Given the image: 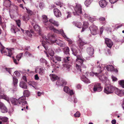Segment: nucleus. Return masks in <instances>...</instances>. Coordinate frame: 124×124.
<instances>
[{
    "label": "nucleus",
    "mask_w": 124,
    "mask_h": 124,
    "mask_svg": "<svg viewBox=\"0 0 124 124\" xmlns=\"http://www.w3.org/2000/svg\"><path fill=\"white\" fill-rule=\"evenodd\" d=\"M41 37L43 40L42 41V45L43 46L46 50L48 49L47 44H51L56 43L59 46L63 47L65 46V44L63 41L59 39H56V35L52 32L49 33L47 35L48 39L46 36L44 35H41Z\"/></svg>",
    "instance_id": "obj_1"
},
{
    "label": "nucleus",
    "mask_w": 124,
    "mask_h": 124,
    "mask_svg": "<svg viewBox=\"0 0 124 124\" xmlns=\"http://www.w3.org/2000/svg\"><path fill=\"white\" fill-rule=\"evenodd\" d=\"M72 54L77 57L76 61V70L78 73L80 74L82 72L81 68H86V66L83 64V62L85 61V59H83L79 55V52L76 50H72Z\"/></svg>",
    "instance_id": "obj_2"
},
{
    "label": "nucleus",
    "mask_w": 124,
    "mask_h": 124,
    "mask_svg": "<svg viewBox=\"0 0 124 124\" xmlns=\"http://www.w3.org/2000/svg\"><path fill=\"white\" fill-rule=\"evenodd\" d=\"M26 98L25 96H22L19 98L18 100L13 98L10 99L11 103L14 105H19V104L23 106L25 105L27 109H28V104L25 101Z\"/></svg>",
    "instance_id": "obj_3"
},
{
    "label": "nucleus",
    "mask_w": 124,
    "mask_h": 124,
    "mask_svg": "<svg viewBox=\"0 0 124 124\" xmlns=\"http://www.w3.org/2000/svg\"><path fill=\"white\" fill-rule=\"evenodd\" d=\"M54 58L55 60L58 61V62H55L54 60H53V61L54 63H55L54 65H58V66H55L56 68H59L63 69V68H66L67 70L68 71H70V69L71 67V65L69 64H67L66 63L61 64H59L58 63V62L61 61V58L60 57L58 56L57 55H56L54 56Z\"/></svg>",
    "instance_id": "obj_4"
},
{
    "label": "nucleus",
    "mask_w": 124,
    "mask_h": 124,
    "mask_svg": "<svg viewBox=\"0 0 124 124\" xmlns=\"http://www.w3.org/2000/svg\"><path fill=\"white\" fill-rule=\"evenodd\" d=\"M71 9H73L75 11V12H73L74 15L78 16L79 18H81V15H84V13H82V6L80 4L76 3L75 7L72 6H70Z\"/></svg>",
    "instance_id": "obj_5"
},
{
    "label": "nucleus",
    "mask_w": 124,
    "mask_h": 124,
    "mask_svg": "<svg viewBox=\"0 0 124 124\" xmlns=\"http://www.w3.org/2000/svg\"><path fill=\"white\" fill-rule=\"evenodd\" d=\"M42 20L46 28H48L50 30L53 31L54 32H58V30L54 28L53 26L48 21L47 16L45 15L42 16Z\"/></svg>",
    "instance_id": "obj_6"
},
{
    "label": "nucleus",
    "mask_w": 124,
    "mask_h": 124,
    "mask_svg": "<svg viewBox=\"0 0 124 124\" xmlns=\"http://www.w3.org/2000/svg\"><path fill=\"white\" fill-rule=\"evenodd\" d=\"M116 87L111 85L106 86L104 90V92L107 94H111L113 93Z\"/></svg>",
    "instance_id": "obj_7"
},
{
    "label": "nucleus",
    "mask_w": 124,
    "mask_h": 124,
    "mask_svg": "<svg viewBox=\"0 0 124 124\" xmlns=\"http://www.w3.org/2000/svg\"><path fill=\"white\" fill-rule=\"evenodd\" d=\"M58 32H56L55 33L60 34L64 38V39L67 41L69 45H71L73 43L72 40L70 39L65 34L64 32L63 31L62 29H60L59 30H58Z\"/></svg>",
    "instance_id": "obj_8"
},
{
    "label": "nucleus",
    "mask_w": 124,
    "mask_h": 124,
    "mask_svg": "<svg viewBox=\"0 0 124 124\" xmlns=\"http://www.w3.org/2000/svg\"><path fill=\"white\" fill-rule=\"evenodd\" d=\"M99 78L100 80L105 85L110 83V81L103 75L99 76Z\"/></svg>",
    "instance_id": "obj_9"
},
{
    "label": "nucleus",
    "mask_w": 124,
    "mask_h": 124,
    "mask_svg": "<svg viewBox=\"0 0 124 124\" xmlns=\"http://www.w3.org/2000/svg\"><path fill=\"white\" fill-rule=\"evenodd\" d=\"M89 29L91 31V33L93 35L97 34L98 33V29L97 26L94 25H93L90 27Z\"/></svg>",
    "instance_id": "obj_10"
},
{
    "label": "nucleus",
    "mask_w": 124,
    "mask_h": 124,
    "mask_svg": "<svg viewBox=\"0 0 124 124\" xmlns=\"http://www.w3.org/2000/svg\"><path fill=\"white\" fill-rule=\"evenodd\" d=\"M102 87L101 85V84L97 83L94 84L93 90L94 92H100L102 90Z\"/></svg>",
    "instance_id": "obj_11"
},
{
    "label": "nucleus",
    "mask_w": 124,
    "mask_h": 124,
    "mask_svg": "<svg viewBox=\"0 0 124 124\" xmlns=\"http://www.w3.org/2000/svg\"><path fill=\"white\" fill-rule=\"evenodd\" d=\"M57 79L58 80L56 82V84L57 85L64 86L66 85L67 83L65 80L59 78Z\"/></svg>",
    "instance_id": "obj_12"
},
{
    "label": "nucleus",
    "mask_w": 124,
    "mask_h": 124,
    "mask_svg": "<svg viewBox=\"0 0 124 124\" xmlns=\"http://www.w3.org/2000/svg\"><path fill=\"white\" fill-rule=\"evenodd\" d=\"M44 68L43 67H38L35 69V72L36 73H38L40 75H42L44 73Z\"/></svg>",
    "instance_id": "obj_13"
},
{
    "label": "nucleus",
    "mask_w": 124,
    "mask_h": 124,
    "mask_svg": "<svg viewBox=\"0 0 124 124\" xmlns=\"http://www.w3.org/2000/svg\"><path fill=\"white\" fill-rule=\"evenodd\" d=\"M87 43V42L84 41L82 38H79L78 40V44L80 48H81L83 46Z\"/></svg>",
    "instance_id": "obj_14"
},
{
    "label": "nucleus",
    "mask_w": 124,
    "mask_h": 124,
    "mask_svg": "<svg viewBox=\"0 0 124 124\" xmlns=\"http://www.w3.org/2000/svg\"><path fill=\"white\" fill-rule=\"evenodd\" d=\"M0 109L2 113H6L8 112V109L7 108L4 104L1 102H0Z\"/></svg>",
    "instance_id": "obj_15"
},
{
    "label": "nucleus",
    "mask_w": 124,
    "mask_h": 124,
    "mask_svg": "<svg viewBox=\"0 0 124 124\" xmlns=\"http://www.w3.org/2000/svg\"><path fill=\"white\" fill-rule=\"evenodd\" d=\"M94 51V48L92 46L88 47L86 49V51L87 53L90 56H92L93 55Z\"/></svg>",
    "instance_id": "obj_16"
},
{
    "label": "nucleus",
    "mask_w": 124,
    "mask_h": 124,
    "mask_svg": "<svg viewBox=\"0 0 124 124\" xmlns=\"http://www.w3.org/2000/svg\"><path fill=\"white\" fill-rule=\"evenodd\" d=\"M114 91L115 93L119 96L121 97L124 95V92L123 91L119 90L116 87Z\"/></svg>",
    "instance_id": "obj_17"
},
{
    "label": "nucleus",
    "mask_w": 124,
    "mask_h": 124,
    "mask_svg": "<svg viewBox=\"0 0 124 124\" xmlns=\"http://www.w3.org/2000/svg\"><path fill=\"white\" fill-rule=\"evenodd\" d=\"M105 41L107 46L110 48H111L113 44L111 40L108 38H106L105 39Z\"/></svg>",
    "instance_id": "obj_18"
},
{
    "label": "nucleus",
    "mask_w": 124,
    "mask_h": 124,
    "mask_svg": "<svg viewBox=\"0 0 124 124\" xmlns=\"http://www.w3.org/2000/svg\"><path fill=\"white\" fill-rule=\"evenodd\" d=\"M64 91L69 95H73V92L72 90H70L69 87L67 86H65L63 89Z\"/></svg>",
    "instance_id": "obj_19"
},
{
    "label": "nucleus",
    "mask_w": 124,
    "mask_h": 124,
    "mask_svg": "<svg viewBox=\"0 0 124 124\" xmlns=\"http://www.w3.org/2000/svg\"><path fill=\"white\" fill-rule=\"evenodd\" d=\"M54 12L55 16L57 17H60L61 16V13L60 11L57 8L54 9Z\"/></svg>",
    "instance_id": "obj_20"
},
{
    "label": "nucleus",
    "mask_w": 124,
    "mask_h": 124,
    "mask_svg": "<svg viewBox=\"0 0 124 124\" xmlns=\"http://www.w3.org/2000/svg\"><path fill=\"white\" fill-rule=\"evenodd\" d=\"M99 3L101 7L104 8L107 5L108 3L106 0H101L99 1Z\"/></svg>",
    "instance_id": "obj_21"
},
{
    "label": "nucleus",
    "mask_w": 124,
    "mask_h": 124,
    "mask_svg": "<svg viewBox=\"0 0 124 124\" xmlns=\"http://www.w3.org/2000/svg\"><path fill=\"white\" fill-rule=\"evenodd\" d=\"M80 79L82 81L86 83H89L90 81L89 79L87 78L84 75H82Z\"/></svg>",
    "instance_id": "obj_22"
},
{
    "label": "nucleus",
    "mask_w": 124,
    "mask_h": 124,
    "mask_svg": "<svg viewBox=\"0 0 124 124\" xmlns=\"http://www.w3.org/2000/svg\"><path fill=\"white\" fill-rule=\"evenodd\" d=\"M11 5V2L9 0H4L3 5L6 7H10Z\"/></svg>",
    "instance_id": "obj_23"
},
{
    "label": "nucleus",
    "mask_w": 124,
    "mask_h": 124,
    "mask_svg": "<svg viewBox=\"0 0 124 124\" xmlns=\"http://www.w3.org/2000/svg\"><path fill=\"white\" fill-rule=\"evenodd\" d=\"M49 21L50 23L53 24L55 26L57 27L59 25V23L55 21L52 18L50 19L49 20Z\"/></svg>",
    "instance_id": "obj_24"
},
{
    "label": "nucleus",
    "mask_w": 124,
    "mask_h": 124,
    "mask_svg": "<svg viewBox=\"0 0 124 124\" xmlns=\"http://www.w3.org/2000/svg\"><path fill=\"white\" fill-rule=\"evenodd\" d=\"M19 86L25 89L27 88V87L26 84L23 81L20 82Z\"/></svg>",
    "instance_id": "obj_25"
},
{
    "label": "nucleus",
    "mask_w": 124,
    "mask_h": 124,
    "mask_svg": "<svg viewBox=\"0 0 124 124\" xmlns=\"http://www.w3.org/2000/svg\"><path fill=\"white\" fill-rule=\"evenodd\" d=\"M95 68L97 70V71L99 73H101L102 71L101 70V67L100 66V62L98 61L97 62V63L95 66Z\"/></svg>",
    "instance_id": "obj_26"
},
{
    "label": "nucleus",
    "mask_w": 124,
    "mask_h": 124,
    "mask_svg": "<svg viewBox=\"0 0 124 124\" xmlns=\"http://www.w3.org/2000/svg\"><path fill=\"white\" fill-rule=\"evenodd\" d=\"M89 25V23L88 22H84L81 31V32H82L84 31L87 28Z\"/></svg>",
    "instance_id": "obj_27"
},
{
    "label": "nucleus",
    "mask_w": 124,
    "mask_h": 124,
    "mask_svg": "<svg viewBox=\"0 0 124 124\" xmlns=\"http://www.w3.org/2000/svg\"><path fill=\"white\" fill-rule=\"evenodd\" d=\"M51 79L53 81L58 79V77L56 75L53 74H50V75Z\"/></svg>",
    "instance_id": "obj_28"
},
{
    "label": "nucleus",
    "mask_w": 124,
    "mask_h": 124,
    "mask_svg": "<svg viewBox=\"0 0 124 124\" xmlns=\"http://www.w3.org/2000/svg\"><path fill=\"white\" fill-rule=\"evenodd\" d=\"M0 50L1 53L3 54V53H6L7 52L6 50L5 47L3 46L0 42Z\"/></svg>",
    "instance_id": "obj_29"
},
{
    "label": "nucleus",
    "mask_w": 124,
    "mask_h": 124,
    "mask_svg": "<svg viewBox=\"0 0 124 124\" xmlns=\"http://www.w3.org/2000/svg\"><path fill=\"white\" fill-rule=\"evenodd\" d=\"M33 28L35 30L37 31L39 34L41 31V28L39 27L37 24H35L33 26Z\"/></svg>",
    "instance_id": "obj_30"
},
{
    "label": "nucleus",
    "mask_w": 124,
    "mask_h": 124,
    "mask_svg": "<svg viewBox=\"0 0 124 124\" xmlns=\"http://www.w3.org/2000/svg\"><path fill=\"white\" fill-rule=\"evenodd\" d=\"M106 68V70L108 71H113L114 70V67L112 65H107L105 68Z\"/></svg>",
    "instance_id": "obj_31"
},
{
    "label": "nucleus",
    "mask_w": 124,
    "mask_h": 124,
    "mask_svg": "<svg viewBox=\"0 0 124 124\" xmlns=\"http://www.w3.org/2000/svg\"><path fill=\"white\" fill-rule=\"evenodd\" d=\"M6 49L7 50V51L8 52V54L7 55L10 57H11L12 54V52L11 49H14L13 48H11V49H9L8 48H7Z\"/></svg>",
    "instance_id": "obj_32"
},
{
    "label": "nucleus",
    "mask_w": 124,
    "mask_h": 124,
    "mask_svg": "<svg viewBox=\"0 0 124 124\" xmlns=\"http://www.w3.org/2000/svg\"><path fill=\"white\" fill-rule=\"evenodd\" d=\"M28 84L29 85L32 86L35 89L36 88V82L33 81H30L28 83Z\"/></svg>",
    "instance_id": "obj_33"
},
{
    "label": "nucleus",
    "mask_w": 124,
    "mask_h": 124,
    "mask_svg": "<svg viewBox=\"0 0 124 124\" xmlns=\"http://www.w3.org/2000/svg\"><path fill=\"white\" fill-rule=\"evenodd\" d=\"M0 119L1 120L3 123H7L8 120V118L6 117H2L0 116Z\"/></svg>",
    "instance_id": "obj_34"
},
{
    "label": "nucleus",
    "mask_w": 124,
    "mask_h": 124,
    "mask_svg": "<svg viewBox=\"0 0 124 124\" xmlns=\"http://www.w3.org/2000/svg\"><path fill=\"white\" fill-rule=\"evenodd\" d=\"M93 0H86L84 2L85 5L86 6H89L93 1Z\"/></svg>",
    "instance_id": "obj_35"
},
{
    "label": "nucleus",
    "mask_w": 124,
    "mask_h": 124,
    "mask_svg": "<svg viewBox=\"0 0 124 124\" xmlns=\"http://www.w3.org/2000/svg\"><path fill=\"white\" fill-rule=\"evenodd\" d=\"M11 30L12 32L15 33L16 32L20 31V30L19 29L15 27L12 28Z\"/></svg>",
    "instance_id": "obj_36"
},
{
    "label": "nucleus",
    "mask_w": 124,
    "mask_h": 124,
    "mask_svg": "<svg viewBox=\"0 0 124 124\" xmlns=\"http://www.w3.org/2000/svg\"><path fill=\"white\" fill-rule=\"evenodd\" d=\"M64 52L66 54H69V48L68 47H66L64 48Z\"/></svg>",
    "instance_id": "obj_37"
},
{
    "label": "nucleus",
    "mask_w": 124,
    "mask_h": 124,
    "mask_svg": "<svg viewBox=\"0 0 124 124\" xmlns=\"http://www.w3.org/2000/svg\"><path fill=\"white\" fill-rule=\"evenodd\" d=\"M30 18V16H29V15H27L23 16L22 17V19L23 20L26 21L29 20Z\"/></svg>",
    "instance_id": "obj_38"
},
{
    "label": "nucleus",
    "mask_w": 124,
    "mask_h": 124,
    "mask_svg": "<svg viewBox=\"0 0 124 124\" xmlns=\"http://www.w3.org/2000/svg\"><path fill=\"white\" fill-rule=\"evenodd\" d=\"M100 73H94L93 72H91L89 73V75L90 76H93L94 75L98 77L101 75Z\"/></svg>",
    "instance_id": "obj_39"
},
{
    "label": "nucleus",
    "mask_w": 124,
    "mask_h": 124,
    "mask_svg": "<svg viewBox=\"0 0 124 124\" xmlns=\"http://www.w3.org/2000/svg\"><path fill=\"white\" fill-rule=\"evenodd\" d=\"M13 84L15 87H16L17 85L18 80L16 78L13 77Z\"/></svg>",
    "instance_id": "obj_40"
},
{
    "label": "nucleus",
    "mask_w": 124,
    "mask_h": 124,
    "mask_svg": "<svg viewBox=\"0 0 124 124\" xmlns=\"http://www.w3.org/2000/svg\"><path fill=\"white\" fill-rule=\"evenodd\" d=\"M0 98L7 100L8 99V97L5 94L3 93L2 94H0Z\"/></svg>",
    "instance_id": "obj_41"
},
{
    "label": "nucleus",
    "mask_w": 124,
    "mask_h": 124,
    "mask_svg": "<svg viewBox=\"0 0 124 124\" xmlns=\"http://www.w3.org/2000/svg\"><path fill=\"white\" fill-rule=\"evenodd\" d=\"M39 61L41 63H44L46 65H47L48 63V62L46 61L45 59L43 58H41Z\"/></svg>",
    "instance_id": "obj_42"
},
{
    "label": "nucleus",
    "mask_w": 124,
    "mask_h": 124,
    "mask_svg": "<svg viewBox=\"0 0 124 124\" xmlns=\"http://www.w3.org/2000/svg\"><path fill=\"white\" fill-rule=\"evenodd\" d=\"M70 57H69L68 56H66L65 57L63 58V61L65 63L67 62L69 63V62L70 61Z\"/></svg>",
    "instance_id": "obj_43"
},
{
    "label": "nucleus",
    "mask_w": 124,
    "mask_h": 124,
    "mask_svg": "<svg viewBox=\"0 0 124 124\" xmlns=\"http://www.w3.org/2000/svg\"><path fill=\"white\" fill-rule=\"evenodd\" d=\"M23 93L25 97V96L27 97H28L30 94V93L29 91L27 90H24L23 92Z\"/></svg>",
    "instance_id": "obj_44"
},
{
    "label": "nucleus",
    "mask_w": 124,
    "mask_h": 124,
    "mask_svg": "<svg viewBox=\"0 0 124 124\" xmlns=\"http://www.w3.org/2000/svg\"><path fill=\"white\" fill-rule=\"evenodd\" d=\"M23 54V53H21L18 55H17L16 56V58L17 60L19 61L21 58Z\"/></svg>",
    "instance_id": "obj_45"
},
{
    "label": "nucleus",
    "mask_w": 124,
    "mask_h": 124,
    "mask_svg": "<svg viewBox=\"0 0 124 124\" xmlns=\"http://www.w3.org/2000/svg\"><path fill=\"white\" fill-rule=\"evenodd\" d=\"M119 84L123 88H124V80H122L118 81Z\"/></svg>",
    "instance_id": "obj_46"
},
{
    "label": "nucleus",
    "mask_w": 124,
    "mask_h": 124,
    "mask_svg": "<svg viewBox=\"0 0 124 124\" xmlns=\"http://www.w3.org/2000/svg\"><path fill=\"white\" fill-rule=\"evenodd\" d=\"M75 25L78 28H81L82 27V24L78 22L76 23Z\"/></svg>",
    "instance_id": "obj_47"
},
{
    "label": "nucleus",
    "mask_w": 124,
    "mask_h": 124,
    "mask_svg": "<svg viewBox=\"0 0 124 124\" xmlns=\"http://www.w3.org/2000/svg\"><path fill=\"white\" fill-rule=\"evenodd\" d=\"M39 7L40 8L42 9L45 7L44 4L42 2H41L39 4Z\"/></svg>",
    "instance_id": "obj_48"
},
{
    "label": "nucleus",
    "mask_w": 124,
    "mask_h": 124,
    "mask_svg": "<svg viewBox=\"0 0 124 124\" xmlns=\"http://www.w3.org/2000/svg\"><path fill=\"white\" fill-rule=\"evenodd\" d=\"M16 24L19 27H20L21 25V21L20 20H15Z\"/></svg>",
    "instance_id": "obj_49"
},
{
    "label": "nucleus",
    "mask_w": 124,
    "mask_h": 124,
    "mask_svg": "<svg viewBox=\"0 0 124 124\" xmlns=\"http://www.w3.org/2000/svg\"><path fill=\"white\" fill-rule=\"evenodd\" d=\"M48 52L49 54L51 56H52L54 54V52L51 50L50 49H49L48 50Z\"/></svg>",
    "instance_id": "obj_50"
},
{
    "label": "nucleus",
    "mask_w": 124,
    "mask_h": 124,
    "mask_svg": "<svg viewBox=\"0 0 124 124\" xmlns=\"http://www.w3.org/2000/svg\"><path fill=\"white\" fill-rule=\"evenodd\" d=\"M72 95H70L68 99V100L72 102L73 101V99L74 97L73 96H72Z\"/></svg>",
    "instance_id": "obj_51"
},
{
    "label": "nucleus",
    "mask_w": 124,
    "mask_h": 124,
    "mask_svg": "<svg viewBox=\"0 0 124 124\" xmlns=\"http://www.w3.org/2000/svg\"><path fill=\"white\" fill-rule=\"evenodd\" d=\"M88 19L90 22H93L96 19L93 17L90 16V17H89Z\"/></svg>",
    "instance_id": "obj_52"
},
{
    "label": "nucleus",
    "mask_w": 124,
    "mask_h": 124,
    "mask_svg": "<svg viewBox=\"0 0 124 124\" xmlns=\"http://www.w3.org/2000/svg\"><path fill=\"white\" fill-rule=\"evenodd\" d=\"M13 69V68H5V69L6 71L8 72H9L10 74H11V72L12 71L11 70Z\"/></svg>",
    "instance_id": "obj_53"
},
{
    "label": "nucleus",
    "mask_w": 124,
    "mask_h": 124,
    "mask_svg": "<svg viewBox=\"0 0 124 124\" xmlns=\"http://www.w3.org/2000/svg\"><path fill=\"white\" fill-rule=\"evenodd\" d=\"M74 116L75 117H79L80 116V113L79 112L77 111L74 114Z\"/></svg>",
    "instance_id": "obj_54"
},
{
    "label": "nucleus",
    "mask_w": 124,
    "mask_h": 124,
    "mask_svg": "<svg viewBox=\"0 0 124 124\" xmlns=\"http://www.w3.org/2000/svg\"><path fill=\"white\" fill-rule=\"evenodd\" d=\"M25 33L28 35L30 37H31L32 36V34L30 32L28 31H25Z\"/></svg>",
    "instance_id": "obj_55"
},
{
    "label": "nucleus",
    "mask_w": 124,
    "mask_h": 124,
    "mask_svg": "<svg viewBox=\"0 0 124 124\" xmlns=\"http://www.w3.org/2000/svg\"><path fill=\"white\" fill-rule=\"evenodd\" d=\"M56 4V5L59 6L60 7H61L62 5V3L60 1H57L55 3Z\"/></svg>",
    "instance_id": "obj_56"
},
{
    "label": "nucleus",
    "mask_w": 124,
    "mask_h": 124,
    "mask_svg": "<svg viewBox=\"0 0 124 124\" xmlns=\"http://www.w3.org/2000/svg\"><path fill=\"white\" fill-rule=\"evenodd\" d=\"M25 55L26 56H32V54L30 53L28 51H26L25 53Z\"/></svg>",
    "instance_id": "obj_57"
},
{
    "label": "nucleus",
    "mask_w": 124,
    "mask_h": 124,
    "mask_svg": "<svg viewBox=\"0 0 124 124\" xmlns=\"http://www.w3.org/2000/svg\"><path fill=\"white\" fill-rule=\"evenodd\" d=\"M14 73L17 77H19L20 75V73L18 71H16L14 72Z\"/></svg>",
    "instance_id": "obj_58"
},
{
    "label": "nucleus",
    "mask_w": 124,
    "mask_h": 124,
    "mask_svg": "<svg viewBox=\"0 0 124 124\" xmlns=\"http://www.w3.org/2000/svg\"><path fill=\"white\" fill-rule=\"evenodd\" d=\"M66 14L67 15L66 18H68L71 16V12H67L66 13Z\"/></svg>",
    "instance_id": "obj_59"
},
{
    "label": "nucleus",
    "mask_w": 124,
    "mask_h": 124,
    "mask_svg": "<svg viewBox=\"0 0 124 124\" xmlns=\"http://www.w3.org/2000/svg\"><path fill=\"white\" fill-rule=\"evenodd\" d=\"M84 16L86 18L88 19L89 18V17H90L89 15L86 13H85L84 14Z\"/></svg>",
    "instance_id": "obj_60"
},
{
    "label": "nucleus",
    "mask_w": 124,
    "mask_h": 124,
    "mask_svg": "<svg viewBox=\"0 0 124 124\" xmlns=\"http://www.w3.org/2000/svg\"><path fill=\"white\" fill-rule=\"evenodd\" d=\"M105 18L103 17H100L99 18V20L100 21H105Z\"/></svg>",
    "instance_id": "obj_61"
},
{
    "label": "nucleus",
    "mask_w": 124,
    "mask_h": 124,
    "mask_svg": "<svg viewBox=\"0 0 124 124\" xmlns=\"http://www.w3.org/2000/svg\"><path fill=\"white\" fill-rule=\"evenodd\" d=\"M27 11L28 14V15H29V16L31 15L32 14V11H31L27 9Z\"/></svg>",
    "instance_id": "obj_62"
},
{
    "label": "nucleus",
    "mask_w": 124,
    "mask_h": 124,
    "mask_svg": "<svg viewBox=\"0 0 124 124\" xmlns=\"http://www.w3.org/2000/svg\"><path fill=\"white\" fill-rule=\"evenodd\" d=\"M112 80L114 82H115L117 80V78L113 76H112Z\"/></svg>",
    "instance_id": "obj_63"
},
{
    "label": "nucleus",
    "mask_w": 124,
    "mask_h": 124,
    "mask_svg": "<svg viewBox=\"0 0 124 124\" xmlns=\"http://www.w3.org/2000/svg\"><path fill=\"white\" fill-rule=\"evenodd\" d=\"M111 3H114L117 2L118 0H109Z\"/></svg>",
    "instance_id": "obj_64"
}]
</instances>
